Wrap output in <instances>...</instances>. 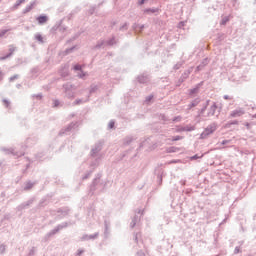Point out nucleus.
<instances>
[{
    "label": "nucleus",
    "mask_w": 256,
    "mask_h": 256,
    "mask_svg": "<svg viewBox=\"0 0 256 256\" xmlns=\"http://www.w3.org/2000/svg\"><path fill=\"white\" fill-rule=\"evenodd\" d=\"M180 139H181V136H176V137H174V138L172 139V141H180Z\"/></svg>",
    "instance_id": "4c0bfd02"
},
{
    "label": "nucleus",
    "mask_w": 256,
    "mask_h": 256,
    "mask_svg": "<svg viewBox=\"0 0 256 256\" xmlns=\"http://www.w3.org/2000/svg\"><path fill=\"white\" fill-rule=\"evenodd\" d=\"M197 105H199V100H194L190 105H189V109L193 108V107H197Z\"/></svg>",
    "instance_id": "f3484780"
},
{
    "label": "nucleus",
    "mask_w": 256,
    "mask_h": 256,
    "mask_svg": "<svg viewBox=\"0 0 256 256\" xmlns=\"http://www.w3.org/2000/svg\"><path fill=\"white\" fill-rule=\"evenodd\" d=\"M137 225V217H134L132 219V222L130 223V227L133 229V227H135Z\"/></svg>",
    "instance_id": "6ab92c4d"
},
{
    "label": "nucleus",
    "mask_w": 256,
    "mask_h": 256,
    "mask_svg": "<svg viewBox=\"0 0 256 256\" xmlns=\"http://www.w3.org/2000/svg\"><path fill=\"white\" fill-rule=\"evenodd\" d=\"M190 93L193 95V93H197V88L191 89Z\"/></svg>",
    "instance_id": "79ce46f5"
},
{
    "label": "nucleus",
    "mask_w": 256,
    "mask_h": 256,
    "mask_svg": "<svg viewBox=\"0 0 256 256\" xmlns=\"http://www.w3.org/2000/svg\"><path fill=\"white\" fill-rule=\"evenodd\" d=\"M99 236V233H96L95 235L88 236V239H96V237Z\"/></svg>",
    "instance_id": "473e14b6"
},
{
    "label": "nucleus",
    "mask_w": 256,
    "mask_h": 256,
    "mask_svg": "<svg viewBox=\"0 0 256 256\" xmlns=\"http://www.w3.org/2000/svg\"><path fill=\"white\" fill-rule=\"evenodd\" d=\"M143 3H145V0H140L139 1V5H143Z\"/></svg>",
    "instance_id": "09e8293b"
},
{
    "label": "nucleus",
    "mask_w": 256,
    "mask_h": 256,
    "mask_svg": "<svg viewBox=\"0 0 256 256\" xmlns=\"http://www.w3.org/2000/svg\"><path fill=\"white\" fill-rule=\"evenodd\" d=\"M230 125H239V122L237 120H234L230 123Z\"/></svg>",
    "instance_id": "58836bf2"
},
{
    "label": "nucleus",
    "mask_w": 256,
    "mask_h": 256,
    "mask_svg": "<svg viewBox=\"0 0 256 256\" xmlns=\"http://www.w3.org/2000/svg\"><path fill=\"white\" fill-rule=\"evenodd\" d=\"M137 225V217H134L132 219V222L130 223V227L133 229V227H135Z\"/></svg>",
    "instance_id": "aec40b11"
},
{
    "label": "nucleus",
    "mask_w": 256,
    "mask_h": 256,
    "mask_svg": "<svg viewBox=\"0 0 256 256\" xmlns=\"http://www.w3.org/2000/svg\"><path fill=\"white\" fill-rule=\"evenodd\" d=\"M138 81L139 83H147V81H149V78L147 76H139Z\"/></svg>",
    "instance_id": "ddd939ff"
},
{
    "label": "nucleus",
    "mask_w": 256,
    "mask_h": 256,
    "mask_svg": "<svg viewBox=\"0 0 256 256\" xmlns=\"http://www.w3.org/2000/svg\"><path fill=\"white\" fill-rule=\"evenodd\" d=\"M74 71H81V65H79V64L75 65Z\"/></svg>",
    "instance_id": "c756f323"
},
{
    "label": "nucleus",
    "mask_w": 256,
    "mask_h": 256,
    "mask_svg": "<svg viewBox=\"0 0 256 256\" xmlns=\"http://www.w3.org/2000/svg\"><path fill=\"white\" fill-rule=\"evenodd\" d=\"M87 177H89V175L84 176L83 179H87Z\"/></svg>",
    "instance_id": "5fc2aeb1"
},
{
    "label": "nucleus",
    "mask_w": 256,
    "mask_h": 256,
    "mask_svg": "<svg viewBox=\"0 0 256 256\" xmlns=\"http://www.w3.org/2000/svg\"><path fill=\"white\" fill-rule=\"evenodd\" d=\"M243 115H245V109L243 108H237L230 113V117L232 118L243 117Z\"/></svg>",
    "instance_id": "20e7f679"
},
{
    "label": "nucleus",
    "mask_w": 256,
    "mask_h": 256,
    "mask_svg": "<svg viewBox=\"0 0 256 256\" xmlns=\"http://www.w3.org/2000/svg\"><path fill=\"white\" fill-rule=\"evenodd\" d=\"M201 157H203V156L194 155V156L191 157V159H192V160L201 159Z\"/></svg>",
    "instance_id": "c9c22d12"
},
{
    "label": "nucleus",
    "mask_w": 256,
    "mask_h": 256,
    "mask_svg": "<svg viewBox=\"0 0 256 256\" xmlns=\"http://www.w3.org/2000/svg\"><path fill=\"white\" fill-rule=\"evenodd\" d=\"M83 253H85V250L79 249L78 252H77V255H83Z\"/></svg>",
    "instance_id": "e433bc0d"
},
{
    "label": "nucleus",
    "mask_w": 256,
    "mask_h": 256,
    "mask_svg": "<svg viewBox=\"0 0 256 256\" xmlns=\"http://www.w3.org/2000/svg\"><path fill=\"white\" fill-rule=\"evenodd\" d=\"M3 101H4L5 105H6V107H9V101H7V100H3Z\"/></svg>",
    "instance_id": "49530a36"
},
{
    "label": "nucleus",
    "mask_w": 256,
    "mask_h": 256,
    "mask_svg": "<svg viewBox=\"0 0 256 256\" xmlns=\"http://www.w3.org/2000/svg\"><path fill=\"white\" fill-rule=\"evenodd\" d=\"M32 188H33V183L32 182H27L25 184L24 190L29 191V189H32Z\"/></svg>",
    "instance_id": "dca6fc26"
},
{
    "label": "nucleus",
    "mask_w": 256,
    "mask_h": 256,
    "mask_svg": "<svg viewBox=\"0 0 256 256\" xmlns=\"http://www.w3.org/2000/svg\"><path fill=\"white\" fill-rule=\"evenodd\" d=\"M14 51H15V47H11L10 48V53L6 56L0 57V61H5V59H9V57H11L13 55Z\"/></svg>",
    "instance_id": "0eeeda50"
},
{
    "label": "nucleus",
    "mask_w": 256,
    "mask_h": 256,
    "mask_svg": "<svg viewBox=\"0 0 256 256\" xmlns=\"http://www.w3.org/2000/svg\"><path fill=\"white\" fill-rule=\"evenodd\" d=\"M173 121H174V122H175V121H181V116L175 117V118L173 119Z\"/></svg>",
    "instance_id": "a19ab883"
},
{
    "label": "nucleus",
    "mask_w": 256,
    "mask_h": 256,
    "mask_svg": "<svg viewBox=\"0 0 256 256\" xmlns=\"http://www.w3.org/2000/svg\"><path fill=\"white\" fill-rule=\"evenodd\" d=\"M32 97H33V99H39V100H41V99H43V94H34V95H32Z\"/></svg>",
    "instance_id": "412c9836"
},
{
    "label": "nucleus",
    "mask_w": 256,
    "mask_h": 256,
    "mask_svg": "<svg viewBox=\"0 0 256 256\" xmlns=\"http://www.w3.org/2000/svg\"><path fill=\"white\" fill-rule=\"evenodd\" d=\"M234 253H239V247H236Z\"/></svg>",
    "instance_id": "de8ad7c7"
},
{
    "label": "nucleus",
    "mask_w": 256,
    "mask_h": 256,
    "mask_svg": "<svg viewBox=\"0 0 256 256\" xmlns=\"http://www.w3.org/2000/svg\"><path fill=\"white\" fill-rule=\"evenodd\" d=\"M21 3H25V0H17V2L14 4V9H17Z\"/></svg>",
    "instance_id": "a211bd4d"
},
{
    "label": "nucleus",
    "mask_w": 256,
    "mask_h": 256,
    "mask_svg": "<svg viewBox=\"0 0 256 256\" xmlns=\"http://www.w3.org/2000/svg\"><path fill=\"white\" fill-rule=\"evenodd\" d=\"M102 149H103V144L101 143L95 144L91 149V152H90L91 157H97L95 162V167L99 165V160L103 159V154H100Z\"/></svg>",
    "instance_id": "f257e3e1"
},
{
    "label": "nucleus",
    "mask_w": 256,
    "mask_h": 256,
    "mask_svg": "<svg viewBox=\"0 0 256 256\" xmlns=\"http://www.w3.org/2000/svg\"><path fill=\"white\" fill-rule=\"evenodd\" d=\"M206 105H209V101L206 102ZM205 109H207V106H205L204 108L201 109V115H203L205 113Z\"/></svg>",
    "instance_id": "7c9ffc66"
},
{
    "label": "nucleus",
    "mask_w": 256,
    "mask_h": 256,
    "mask_svg": "<svg viewBox=\"0 0 256 256\" xmlns=\"http://www.w3.org/2000/svg\"><path fill=\"white\" fill-rule=\"evenodd\" d=\"M36 19H37L39 25H44V23L46 21H48L49 18L47 16H39Z\"/></svg>",
    "instance_id": "423d86ee"
},
{
    "label": "nucleus",
    "mask_w": 256,
    "mask_h": 256,
    "mask_svg": "<svg viewBox=\"0 0 256 256\" xmlns=\"http://www.w3.org/2000/svg\"><path fill=\"white\" fill-rule=\"evenodd\" d=\"M78 77L80 79H83L84 77H87V74L85 72H83L82 70H80V73H78Z\"/></svg>",
    "instance_id": "4be33fe9"
},
{
    "label": "nucleus",
    "mask_w": 256,
    "mask_h": 256,
    "mask_svg": "<svg viewBox=\"0 0 256 256\" xmlns=\"http://www.w3.org/2000/svg\"><path fill=\"white\" fill-rule=\"evenodd\" d=\"M135 240L137 241V236H136Z\"/></svg>",
    "instance_id": "4d7b16f0"
},
{
    "label": "nucleus",
    "mask_w": 256,
    "mask_h": 256,
    "mask_svg": "<svg viewBox=\"0 0 256 256\" xmlns=\"http://www.w3.org/2000/svg\"><path fill=\"white\" fill-rule=\"evenodd\" d=\"M228 21H229V17H224L223 19H222V21H221V25H227V23H228Z\"/></svg>",
    "instance_id": "b1692460"
},
{
    "label": "nucleus",
    "mask_w": 256,
    "mask_h": 256,
    "mask_svg": "<svg viewBox=\"0 0 256 256\" xmlns=\"http://www.w3.org/2000/svg\"><path fill=\"white\" fill-rule=\"evenodd\" d=\"M63 87H64V97L70 100L75 99V91H77V88L72 84H66Z\"/></svg>",
    "instance_id": "f03ea898"
},
{
    "label": "nucleus",
    "mask_w": 256,
    "mask_h": 256,
    "mask_svg": "<svg viewBox=\"0 0 256 256\" xmlns=\"http://www.w3.org/2000/svg\"><path fill=\"white\" fill-rule=\"evenodd\" d=\"M73 49H75V47L69 48L66 50V53H70L71 51H73Z\"/></svg>",
    "instance_id": "c03bdc74"
},
{
    "label": "nucleus",
    "mask_w": 256,
    "mask_h": 256,
    "mask_svg": "<svg viewBox=\"0 0 256 256\" xmlns=\"http://www.w3.org/2000/svg\"><path fill=\"white\" fill-rule=\"evenodd\" d=\"M71 127H75V124H71L68 129H71Z\"/></svg>",
    "instance_id": "603ef678"
},
{
    "label": "nucleus",
    "mask_w": 256,
    "mask_h": 256,
    "mask_svg": "<svg viewBox=\"0 0 256 256\" xmlns=\"http://www.w3.org/2000/svg\"><path fill=\"white\" fill-rule=\"evenodd\" d=\"M5 249H6L5 245L1 244L0 245V254L1 255H3V253H5Z\"/></svg>",
    "instance_id": "a878e982"
},
{
    "label": "nucleus",
    "mask_w": 256,
    "mask_h": 256,
    "mask_svg": "<svg viewBox=\"0 0 256 256\" xmlns=\"http://www.w3.org/2000/svg\"><path fill=\"white\" fill-rule=\"evenodd\" d=\"M137 256H145V253H143L142 251L137 253Z\"/></svg>",
    "instance_id": "a18cd8bd"
},
{
    "label": "nucleus",
    "mask_w": 256,
    "mask_h": 256,
    "mask_svg": "<svg viewBox=\"0 0 256 256\" xmlns=\"http://www.w3.org/2000/svg\"><path fill=\"white\" fill-rule=\"evenodd\" d=\"M178 161H172V163H177Z\"/></svg>",
    "instance_id": "6e6d98bb"
},
{
    "label": "nucleus",
    "mask_w": 256,
    "mask_h": 256,
    "mask_svg": "<svg viewBox=\"0 0 256 256\" xmlns=\"http://www.w3.org/2000/svg\"><path fill=\"white\" fill-rule=\"evenodd\" d=\"M15 79H19V75H14L10 77V81H15Z\"/></svg>",
    "instance_id": "72a5a7b5"
},
{
    "label": "nucleus",
    "mask_w": 256,
    "mask_h": 256,
    "mask_svg": "<svg viewBox=\"0 0 256 256\" xmlns=\"http://www.w3.org/2000/svg\"><path fill=\"white\" fill-rule=\"evenodd\" d=\"M217 131V124L213 123L209 125L200 135V139H207L209 135H212V133H215Z\"/></svg>",
    "instance_id": "7ed1b4c3"
},
{
    "label": "nucleus",
    "mask_w": 256,
    "mask_h": 256,
    "mask_svg": "<svg viewBox=\"0 0 256 256\" xmlns=\"http://www.w3.org/2000/svg\"><path fill=\"white\" fill-rule=\"evenodd\" d=\"M105 43H106V45H115V38H112V39L106 41Z\"/></svg>",
    "instance_id": "393cba45"
},
{
    "label": "nucleus",
    "mask_w": 256,
    "mask_h": 256,
    "mask_svg": "<svg viewBox=\"0 0 256 256\" xmlns=\"http://www.w3.org/2000/svg\"><path fill=\"white\" fill-rule=\"evenodd\" d=\"M209 63V60L206 58L203 60L202 64L197 67V71H201L205 65Z\"/></svg>",
    "instance_id": "f8f14e48"
},
{
    "label": "nucleus",
    "mask_w": 256,
    "mask_h": 256,
    "mask_svg": "<svg viewBox=\"0 0 256 256\" xmlns=\"http://www.w3.org/2000/svg\"><path fill=\"white\" fill-rule=\"evenodd\" d=\"M228 143H231V140H224L221 142V145H227Z\"/></svg>",
    "instance_id": "f704fd0d"
},
{
    "label": "nucleus",
    "mask_w": 256,
    "mask_h": 256,
    "mask_svg": "<svg viewBox=\"0 0 256 256\" xmlns=\"http://www.w3.org/2000/svg\"><path fill=\"white\" fill-rule=\"evenodd\" d=\"M177 151H179V148H177V147L167 148V153H177Z\"/></svg>",
    "instance_id": "4468645a"
},
{
    "label": "nucleus",
    "mask_w": 256,
    "mask_h": 256,
    "mask_svg": "<svg viewBox=\"0 0 256 256\" xmlns=\"http://www.w3.org/2000/svg\"><path fill=\"white\" fill-rule=\"evenodd\" d=\"M144 27H145L144 25H139V24L134 25V29H143Z\"/></svg>",
    "instance_id": "c85d7f7f"
},
{
    "label": "nucleus",
    "mask_w": 256,
    "mask_h": 256,
    "mask_svg": "<svg viewBox=\"0 0 256 256\" xmlns=\"http://www.w3.org/2000/svg\"><path fill=\"white\" fill-rule=\"evenodd\" d=\"M108 127H109V129H113V127H115V122L113 120L110 121L108 124Z\"/></svg>",
    "instance_id": "cd10ccee"
},
{
    "label": "nucleus",
    "mask_w": 256,
    "mask_h": 256,
    "mask_svg": "<svg viewBox=\"0 0 256 256\" xmlns=\"http://www.w3.org/2000/svg\"><path fill=\"white\" fill-rule=\"evenodd\" d=\"M35 39H36V41H38L39 43H44V41H43V36L41 35V34H36L35 35Z\"/></svg>",
    "instance_id": "2eb2a0df"
},
{
    "label": "nucleus",
    "mask_w": 256,
    "mask_h": 256,
    "mask_svg": "<svg viewBox=\"0 0 256 256\" xmlns=\"http://www.w3.org/2000/svg\"><path fill=\"white\" fill-rule=\"evenodd\" d=\"M87 101H89V98H87L86 100L85 99H76L73 102V105H83V103H87Z\"/></svg>",
    "instance_id": "1a4fd4ad"
},
{
    "label": "nucleus",
    "mask_w": 256,
    "mask_h": 256,
    "mask_svg": "<svg viewBox=\"0 0 256 256\" xmlns=\"http://www.w3.org/2000/svg\"><path fill=\"white\" fill-rule=\"evenodd\" d=\"M3 79V72L0 71V80Z\"/></svg>",
    "instance_id": "8fccbe9b"
},
{
    "label": "nucleus",
    "mask_w": 256,
    "mask_h": 256,
    "mask_svg": "<svg viewBox=\"0 0 256 256\" xmlns=\"http://www.w3.org/2000/svg\"><path fill=\"white\" fill-rule=\"evenodd\" d=\"M215 111H217V104L213 103L208 109L206 117H213V115H215Z\"/></svg>",
    "instance_id": "39448f33"
},
{
    "label": "nucleus",
    "mask_w": 256,
    "mask_h": 256,
    "mask_svg": "<svg viewBox=\"0 0 256 256\" xmlns=\"http://www.w3.org/2000/svg\"><path fill=\"white\" fill-rule=\"evenodd\" d=\"M131 141H133V137H127V138H125L124 143H125V145H129V143H131Z\"/></svg>",
    "instance_id": "5701e85b"
},
{
    "label": "nucleus",
    "mask_w": 256,
    "mask_h": 256,
    "mask_svg": "<svg viewBox=\"0 0 256 256\" xmlns=\"http://www.w3.org/2000/svg\"><path fill=\"white\" fill-rule=\"evenodd\" d=\"M93 91H95V89L92 88V89L90 90V93H93Z\"/></svg>",
    "instance_id": "864d4df0"
},
{
    "label": "nucleus",
    "mask_w": 256,
    "mask_h": 256,
    "mask_svg": "<svg viewBox=\"0 0 256 256\" xmlns=\"http://www.w3.org/2000/svg\"><path fill=\"white\" fill-rule=\"evenodd\" d=\"M63 227H67V225H58L56 228H54L51 232L50 235H55L56 233H59Z\"/></svg>",
    "instance_id": "6e6552de"
},
{
    "label": "nucleus",
    "mask_w": 256,
    "mask_h": 256,
    "mask_svg": "<svg viewBox=\"0 0 256 256\" xmlns=\"http://www.w3.org/2000/svg\"><path fill=\"white\" fill-rule=\"evenodd\" d=\"M54 106L59 107V100H54Z\"/></svg>",
    "instance_id": "ea45409f"
},
{
    "label": "nucleus",
    "mask_w": 256,
    "mask_h": 256,
    "mask_svg": "<svg viewBox=\"0 0 256 256\" xmlns=\"http://www.w3.org/2000/svg\"><path fill=\"white\" fill-rule=\"evenodd\" d=\"M151 99H153V96H148L147 98H146V101H147V103H149V101H151Z\"/></svg>",
    "instance_id": "37998d69"
},
{
    "label": "nucleus",
    "mask_w": 256,
    "mask_h": 256,
    "mask_svg": "<svg viewBox=\"0 0 256 256\" xmlns=\"http://www.w3.org/2000/svg\"><path fill=\"white\" fill-rule=\"evenodd\" d=\"M68 71H69V67H66V68H65V72L62 73V77H67Z\"/></svg>",
    "instance_id": "2f4dec72"
},
{
    "label": "nucleus",
    "mask_w": 256,
    "mask_h": 256,
    "mask_svg": "<svg viewBox=\"0 0 256 256\" xmlns=\"http://www.w3.org/2000/svg\"><path fill=\"white\" fill-rule=\"evenodd\" d=\"M8 29L0 30V37H4V35L8 32Z\"/></svg>",
    "instance_id": "bb28decb"
},
{
    "label": "nucleus",
    "mask_w": 256,
    "mask_h": 256,
    "mask_svg": "<svg viewBox=\"0 0 256 256\" xmlns=\"http://www.w3.org/2000/svg\"><path fill=\"white\" fill-rule=\"evenodd\" d=\"M1 151H3L5 155H11L14 153L13 148H2Z\"/></svg>",
    "instance_id": "9b49d317"
},
{
    "label": "nucleus",
    "mask_w": 256,
    "mask_h": 256,
    "mask_svg": "<svg viewBox=\"0 0 256 256\" xmlns=\"http://www.w3.org/2000/svg\"><path fill=\"white\" fill-rule=\"evenodd\" d=\"M33 7H35V2H32L30 5L26 6V8L23 10V13H29Z\"/></svg>",
    "instance_id": "9d476101"
},
{
    "label": "nucleus",
    "mask_w": 256,
    "mask_h": 256,
    "mask_svg": "<svg viewBox=\"0 0 256 256\" xmlns=\"http://www.w3.org/2000/svg\"><path fill=\"white\" fill-rule=\"evenodd\" d=\"M224 99H229V95H224Z\"/></svg>",
    "instance_id": "3c124183"
}]
</instances>
